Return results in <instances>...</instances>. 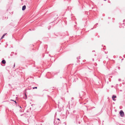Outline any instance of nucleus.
I'll return each instance as SVG.
<instances>
[{"label": "nucleus", "instance_id": "nucleus-21", "mask_svg": "<svg viewBox=\"0 0 125 125\" xmlns=\"http://www.w3.org/2000/svg\"><path fill=\"white\" fill-rule=\"evenodd\" d=\"M75 112V111H73V113H74Z\"/></svg>", "mask_w": 125, "mask_h": 125}, {"label": "nucleus", "instance_id": "nucleus-18", "mask_svg": "<svg viewBox=\"0 0 125 125\" xmlns=\"http://www.w3.org/2000/svg\"><path fill=\"white\" fill-rule=\"evenodd\" d=\"M23 115L22 114V115H21V116H22Z\"/></svg>", "mask_w": 125, "mask_h": 125}, {"label": "nucleus", "instance_id": "nucleus-12", "mask_svg": "<svg viewBox=\"0 0 125 125\" xmlns=\"http://www.w3.org/2000/svg\"><path fill=\"white\" fill-rule=\"evenodd\" d=\"M80 56L79 57V58H78V57H77V59H80Z\"/></svg>", "mask_w": 125, "mask_h": 125}, {"label": "nucleus", "instance_id": "nucleus-2", "mask_svg": "<svg viewBox=\"0 0 125 125\" xmlns=\"http://www.w3.org/2000/svg\"><path fill=\"white\" fill-rule=\"evenodd\" d=\"M120 115L122 117H123L124 115V113L123 111L122 110H121L120 112Z\"/></svg>", "mask_w": 125, "mask_h": 125}, {"label": "nucleus", "instance_id": "nucleus-26", "mask_svg": "<svg viewBox=\"0 0 125 125\" xmlns=\"http://www.w3.org/2000/svg\"><path fill=\"white\" fill-rule=\"evenodd\" d=\"M93 61H94V59H93Z\"/></svg>", "mask_w": 125, "mask_h": 125}, {"label": "nucleus", "instance_id": "nucleus-27", "mask_svg": "<svg viewBox=\"0 0 125 125\" xmlns=\"http://www.w3.org/2000/svg\"><path fill=\"white\" fill-rule=\"evenodd\" d=\"M125 21V20H124L123 21Z\"/></svg>", "mask_w": 125, "mask_h": 125}, {"label": "nucleus", "instance_id": "nucleus-10", "mask_svg": "<svg viewBox=\"0 0 125 125\" xmlns=\"http://www.w3.org/2000/svg\"><path fill=\"white\" fill-rule=\"evenodd\" d=\"M25 95L26 96V98H24V99H27V96H26V94H25Z\"/></svg>", "mask_w": 125, "mask_h": 125}, {"label": "nucleus", "instance_id": "nucleus-5", "mask_svg": "<svg viewBox=\"0 0 125 125\" xmlns=\"http://www.w3.org/2000/svg\"><path fill=\"white\" fill-rule=\"evenodd\" d=\"M1 62L3 64H5L6 63V62L5 60H3L1 61Z\"/></svg>", "mask_w": 125, "mask_h": 125}, {"label": "nucleus", "instance_id": "nucleus-29", "mask_svg": "<svg viewBox=\"0 0 125 125\" xmlns=\"http://www.w3.org/2000/svg\"><path fill=\"white\" fill-rule=\"evenodd\" d=\"M104 0V1H106V0Z\"/></svg>", "mask_w": 125, "mask_h": 125}, {"label": "nucleus", "instance_id": "nucleus-11", "mask_svg": "<svg viewBox=\"0 0 125 125\" xmlns=\"http://www.w3.org/2000/svg\"><path fill=\"white\" fill-rule=\"evenodd\" d=\"M56 120H58V121H60V120L59 118H57Z\"/></svg>", "mask_w": 125, "mask_h": 125}, {"label": "nucleus", "instance_id": "nucleus-28", "mask_svg": "<svg viewBox=\"0 0 125 125\" xmlns=\"http://www.w3.org/2000/svg\"><path fill=\"white\" fill-rule=\"evenodd\" d=\"M94 51H93V52H94Z\"/></svg>", "mask_w": 125, "mask_h": 125}, {"label": "nucleus", "instance_id": "nucleus-20", "mask_svg": "<svg viewBox=\"0 0 125 125\" xmlns=\"http://www.w3.org/2000/svg\"><path fill=\"white\" fill-rule=\"evenodd\" d=\"M20 108H21V109L22 108L21 107V106H20Z\"/></svg>", "mask_w": 125, "mask_h": 125}, {"label": "nucleus", "instance_id": "nucleus-3", "mask_svg": "<svg viewBox=\"0 0 125 125\" xmlns=\"http://www.w3.org/2000/svg\"><path fill=\"white\" fill-rule=\"evenodd\" d=\"M116 98V96L115 95H113L112 96V98L113 100L114 101H115L116 100V99H115V98Z\"/></svg>", "mask_w": 125, "mask_h": 125}, {"label": "nucleus", "instance_id": "nucleus-7", "mask_svg": "<svg viewBox=\"0 0 125 125\" xmlns=\"http://www.w3.org/2000/svg\"><path fill=\"white\" fill-rule=\"evenodd\" d=\"M98 24V23H96V25H95L94 26V28H95L96 27V25H97Z\"/></svg>", "mask_w": 125, "mask_h": 125}, {"label": "nucleus", "instance_id": "nucleus-25", "mask_svg": "<svg viewBox=\"0 0 125 125\" xmlns=\"http://www.w3.org/2000/svg\"><path fill=\"white\" fill-rule=\"evenodd\" d=\"M123 60V59H122V60Z\"/></svg>", "mask_w": 125, "mask_h": 125}, {"label": "nucleus", "instance_id": "nucleus-13", "mask_svg": "<svg viewBox=\"0 0 125 125\" xmlns=\"http://www.w3.org/2000/svg\"><path fill=\"white\" fill-rule=\"evenodd\" d=\"M121 81V79H118V81Z\"/></svg>", "mask_w": 125, "mask_h": 125}, {"label": "nucleus", "instance_id": "nucleus-8", "mask_svg": "<svg viewBox=\"0 0 125 125\" xmlns=\"http://www.w3.org/2000/svg\"><path fill=\"white\" fill-rule=\"evenodd\" d=\"M5 36V35H3V36H2V37H1V39H2L4 37V36Z\"/></svg>", "mask_w": 125, "mask_h": 125}, {"label": "nucleus", "instance_id": "nucleus-19", "mask_svg": "<svg viewBox=\"0 0 125 125\" xmlns=\"http://www.w3.org/2000/svg\"><path fill=\"white\" fill-rule=\"evenodd\" d=\"M72 99L73 100V97H72Z\"/></svg>", "mask_w": 125, "mask_h": 125}, {"label": "nucleus", "instance_id": "nucleus-9", "mask_svg": "<svg viewBox=\"0 0 125 125\" xmlns=\"http://www.w3.org/2000/svg\"><path fill=\"white\" fill-rule=\"evenodd\" d=\"M37 87H33V89H37Z\"/></svg>", "mask_w": 125, "mask_h": 125}, {"label": "nucleus", "instance_id": "nucleus-15", "mask_svg": "<svg viewBox=\"0 0 125 125\" xmlns=\"http://www.w3.org/2000/svg\"><path fill=\"white\" fill-rule=\"evenodd\" d=\"M34 105V104H32L31 105V106H33V105Z\"/></svg>", "mask_w": 125, "mask_h": 125}, {"label": "nucleus", "instance_id": "nucleus-17", "mask_svg": "<svg viewBox=\"0 0 125 125\" xmlns=\"http://www.w3.org/2000/svg\"><path fill=\"white\" fill-rule=\"evenodd\" d=\"M20 112H22L21 110H20Z\"/></svg>", "mask_w": 125, "mask_h": 125}, {"label": "nucleus", "instance_id": "nucleus-14", "mask_svg": "<svg viewBox=\"0 0 125 125\" xmlns=\"http://www.w3.org/2000/svg\"><path fill=\"white\" fill-rule=\"evenodd\" d=\"M15 63H14V65H13L14 67H15Z\"/></svg>", "mask_w": 125, "mask_h": 125}, {"label": "nucleus", "instance_id": "nucleus-23", "mask_svg": "<svg viewBox=\"0 0 125 125\" xmlns=\"http://www.w3.org/2000/svg\"><path fill=\"white\" fill-rule=\"evenodd\" d=\"M4 35H5H5H6V33H5L4 34H3Z\"/></svg>", "mask_w": 125, "mask_h": 125}, {"label": "nucleus", "instance_id": "nucleus-6", "mask_svg": "<svg viewBox=\"0 0 125 125\" xmlns=\"http://www.w3.org/2000/svg\"><path fill=\"white\" fill-rule=\"evenodd\" d=\"M11 101H14L15 103L16 104H17V102L15 101H14L13 100H11Z\"/></svg>", "mask_w": 125, "mask_h": 125}, {"label": "nucleus", "instance_id": "nucleus-24", "mask_svg": "<svg viewBox=\"0 0 125 125\" xmlns=\"http://www.w3.org/2000/svg\"><path fill=\"white\" fill-rule=\"evenodd\" d=\"M80 96L81 97V98L82 97V96H80Z\"/></svg>", "mask_w": 125, "mask_h": 125}, {"label": "nucleus", "instance_id": "nucleus-1", "mask_svg": "<svg viewBox=\"0 0 125 125\" xmlns=\"http://www.w3.org/2000/svg\"><path fill=\"white\" fill-rule=\"evenodd\" d=\"M60 123V121H57V120L55 119H54V123L55 124V125L56 124L57 125L58 124Z\"/></svg>", "mask_w": 125, "mask_h": 125}, {"label": "nucleus", "instance_id": "nucleus-4", "mask_svg": "<svg viewBox=\"0 0 125 125\" xmlns=\"http://www.w3.org/2000/svg\"><path fill=\"white\" fill-rule=\"evenodd\" d=\"M26 6L25 5L23 6V7H22V10L23 11V10H25L26 9Z\"/></svg>", "mask_w": 125, "mask_h": 125}, {"label": "nucleus", "instance_id": "nucleus-22", "mask_svg": "<svg viewBox=\"0 0 125 125\" xmlns=\"http://www.w3.org/2000/svg\"><path fill=\"white\" fill-rule=\"evenodd\" d=\"M17 54V53H15V55H16V54Z\"/></svg>", "mask_w": 125, "mask_h": 125}, {"label": "nucleus", "instance_id": "nucleus-16", "mask_svg": "<svg viewBox=\"0 0 125 125\" xmlns=\"http://www.w3.org/2000/svg\"><path fill=\"white\" fill-rule=\"evenodd\" d=\"M118 69H120V68L119 67H118Z\"/></svg>", "mask_w": 125, "mask_h": 125}]
</instances>
